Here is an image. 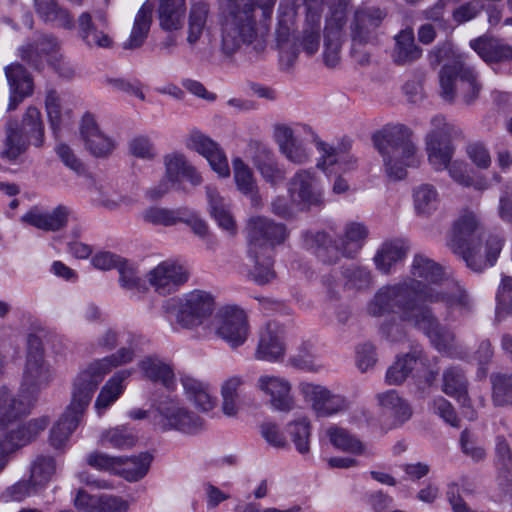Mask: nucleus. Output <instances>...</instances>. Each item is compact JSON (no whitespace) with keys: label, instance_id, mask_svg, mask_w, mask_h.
<instances>
[{"label":"nucleus","instance_id":"1","mask_svg":"<svg viewBox=\"0 0 512 512\" xmlns=\"http://www.w3.org/2000/svg\"><path fill=\"white\" fill-rule=\"evenodd\" d=\"M276 0H226L221 23V50L226 55L242 46L261 53L267 46Z\"/></svg>","mask_w":512,"mask_h":512},{"label":"nucleus","instance_id":"2","mask_svg":"<svg viewBox=\"0 0 512 512\" xmlns=\"http://www.w3.org/2000/svg\"><path fill=\"white\" fill-rule=\"evenodd\" d=\"M410 273V278L378 288L366 304V313L371 317L392 312L401 316V306L409 301L416 305L427 306L423 299L416 296L415 290L441 287L446 281L442 267L423 254L415 255Z\"/></svg>","mask_w":512,"mask_h":512},{"label":"nucleus","instance_id":"3","mask_svg":"<svg viewBox=\"0 0 512 512\" xmlns=\"http://www.w3.org/2000/svg\"><path fill=\"white\" fill-rule=\"evenodd\" d=\"M374 146L382 156L387 176L393 180L406 177L407 169L418 167L421 159L413 131L404 124H387L373 135Z\"/></svg>","mask_w":512,"mask_h":512},{"label":"nucleus","instance_id":"4","mask_svg":"<svg viewBox=\"0 0 512 512\" xmlns=\"http://www.w3.org/2000/svg\"><path fill=\"white\" fill-rule=\"evenodd\" d=\"M54 379V370L45 360L40 350H30L27 354L19 399H15L5 387L0 388V423L3 415L10 420L29 409L35 396L47 388Z\"/></svg>","mask_w":512,"mask_h":512},{"label":"nucleus","instance_id":"5","mask_svg":"<svg viewBox=\"0 0 512 512\" xmlns=\"http://www.w3.org/2000/svg\"><path fill=\"white\" fill-rule=\"evenodd\" d=\"M246 229L249 255L255 262L252 276L258 284H266L274 278L271 255L274 246L286 239V227L266 217L255 216L248 220Z\"/></svg>","mask_w":512,"mask_h":512},{"label":"nucleus","instance_id":"6","mask_svg":"<svg viewBox=\"0 0 512 512\" xmlns=\"http://www.w3.org/2000/svg\"><path fill=\"white\" fill-rule=\"evenodd\" d=\"M143 342L141 336L129 333L126 340L127 346L121 347L113 354L87 363L78 371L72 382L93 397L105 376L114 368L130 363L136 355L137 348Z\"/></svg>","mask_w":512,"mask_h":512},{"label":"nucleus","instance_id":"7","mask_svg":"<svg viewBox=\"0 0 512 512\" xmlns=\"http://www.w3.org/2000/svg\"><path fill=\"white\" fill-rule=\"evenodd\" d=\"M439 82L441 96L447 101L460 96L466 103H470L478 97L481 89L477 73L462 56L442 67Z\"/></svg>","mask_w":512,"mask_h":512},{"label":"nucleus","instance_id":"8","mask_svg":"<svg viewBox=\"0 0 512 512\" xmlns=\"http://www.w3.org/2000/svg\"><path fill=\"white\" fill-rule=\"evenodd\" d=\"M163 308L182 328L193 329L212 314L214 298L209 292L196 289L182 297L166 300Z\"/></svg>","mask_w":512,"mask_h":512},{"label":"nucleus","instance_id":"9","mask_svg":"<svg viewBox=\"0 0 512 512\" xmlns=\"http://www.w3.org/2000/svg\"><path fill=\"white\" fill-rule=\"evenodd\" d=\"M401 308V316H399L401 321L423 331L438 351L450 352L454 347L455 336L441 327L430 307L416 305L409 301L405 302Z\"/></svg>","mask_w":512,"mask_h":512},{"label":"nucleus","instance_id":"10","mask_svg":"<svg viewBox=\"0 0 512 512\" xmlns=\"http://www.w3.org/2000/svg\"><path fill=\"white\" fill-rule=\"evenodd\" d=\"M416 296L423 299L426 305L444 303L448 316L456 319L470 315L475 302L466 288L458 281L446 280L441 287L428 290H415Z\"/></svg>","mask_w":512,"mask_h":512},{"label":"nucleus","instance_id":"11","mask_svg":"<svg viewBox=\"0 0 512 512\" xmlns=\"http://www.w3.org/2000/svg\"><path fill=\"white\" fill-rule=\"evenodd\" d=\"M154 425L162 431L175 430L193 434L203 427L202 419L190 411L181 400L166 397L157 404Z\"/></svg>","mask_w":512,"mask_h":512},{"label":"nucleus","instance_id":"12","mask_svg":"<svg viewBox=\"0 0 512 512\" xmlns=\"http://www.w3.org/2000/svg\"><path fill=\"white\" fill-rule=\"evenodd\" d=\"M21 57L39 69L44 62L65 78L74 75V68L60 53V43L54 36H42L33 45L21 48Z\"/></svg>","mask_w":512,"mask_h":512},{"label":"nucleus","instance_id":"13","mask_svg":"<svg viewBox=\"0 0 512 512\" xmlns=\"http://www.w3.org/2000/svg\"><path fill=\"white\" fill-rule=\"evenodd\" d=\"M92 397L72 382L71 400L66 410L54 425L50 433L51 445L61 448L78 427Z\"/></svg>","mask_w":512,"mask_h":512},{"label":"nucleus","instance_id":"14","mask_svg":"<svg viewBox=\"0 0 512 512\" xmlns=\"http://www.w3.org/2000/svg\"><path fill=\"white\" fill-rule=\"evenodd\" d=\"M287 192L291 202L300 210L324 203V188L317 174L310 169L296 171L288 181Z\"/></svg>","mask_w":512,"mask_h":512},{"label":"nucleus","instance_id":"15","mask_svg":"<svg viewBox=\"0 0 512 512\" xmlns=\"http://www.w3.org/2000/svg\"><path fill=\"white\" fill-rule=\"evenodd\" d=\"M504 245V239L495 234L485 235L452 251L459 255L473 271L481 272L497 261Z\"/></svg>","mask_w":512,"mask_h":512},{"label":"nucleus","instance_id":"16","mask_svg":"<svg viewBox=\"0 0 512 512\" xmlns=\"http://www.w3.org/2000/svg\"><path fill=\"white\" fill-rule=\"evenodd\" d=\"M165 179L158 186L150 188L147 195L150 199H158L165 195L172 185L179 183L180 179H186L193 186L202 183V176L196 167L179 152H173L164 157Z\"/></svg>","mask_w":512,"mask_h":512},{"label":"nucleus","instance_id":"17","mask_svg":"<svg viewBox=\"0 0 512 512\" xmlns=\"http://www.w3.org/2000/svg\"><path fill=\"white\" fill-rule=\"evenodd\" d=\"M19 413L17 416L12 417L10 420L7 416L3 415V422L0 423V450L1 453L8 454L17 447L26 445L32 441L40 432H42L48 425L47 418H38L30 420L21 425H16V419L25 414Z\"/></svg>","mask_w":512,"mask_h":512},{"label":"nucleus","instance_id":"18","mask_svg":"<svg viewBox=\"0 0 512 512\" xmlns=\"http://www.w3.org/2000/svg\"><path fill=\"white\" fill-rule=\"evenodd\" d=\"M256 389L267 399L271 409L290 412L295 408V397L291 381L279 374H261L255 384Z\"/></svg>","mask_w":512,"mask_h":512},{"label":"nucleus","instance_id":"19","mask_svg":"<svg viewBox=\"0 0 512 512\" xmlns=\"http://www.w3.org/2000/svg\"><path fill=\"white\" fill-rule=\"evenodd\" d=\"M189 276L187 267L178 262L166 260L148 271L145 281L157 294L166 296L178 291L188 281Z\"/></svg>","mask_w":512,"mask_h":512},{"label":"nucleus","instance_id":"20","mask_svg":"<svg viewBox=\"0 0 512 512\" xmlns=\"http://www.w3.org/2000/svg\"><path fill=\"white\" fill-rule=\"evenodd\" d=\"M215 334L231 347L241 346L248 337L247 318L243 310L227 307L220 310L211 322Z\"/></svg>","mask_w":512,"mask_h":512},{"label":"nucleus","instance_id":"21","mask_svg":"<svg viewBox=\"0 0 512 512\" xmlns=\"http://www.w3.org/2000/svg\"><path fill=\"white\" fill-rule=\"evenodd\" d=\"M78 33L89 47L110 48L113 39L110 36V25L104 10L84 11L77 19Z\"/></svg>","mask_w":512,"mask_h":512},{"label":"nucleus","instance_id":"22","mask_svg":"<svg viewBox=\"0 0 512 512\" xmlns=\"http://www.w3.org/2000/svg\"><path fill=\"white\" fill-rule=\"evenodd\" d=\"M313 142L318 151L317 168L324 172L337 166L341 171H350L356 166V158L351 154V142L342 140L336 144L322 141L315 135Z\"/></svg>","mask_w":512,"mask_h":512},{"label":"nucleus","instance_id":"23","mask_svg":"<svg viewBox=\"0 0 512 512\" xmlns=\"http://www.w3.org/2000/svg\"><path fill=\"white\" fill-rule=\"evenodd\" d=\"M247 154L266 183L275 187L285 179L284 170L280 168L272 149L267 144L251 140L247 145Z\"/></svg>","mask_w":512,"mask_h":512},{"label":"nucleus","instance_id":"24","mask_svg":"<svg viewBox=\"0 0 512 512\" xmlns=\"http://www.w3.org/2000/svg\"><path fill=\"white\" fill-rule=\"evenodd\" d=\"M297 12L294 7H285L279 10L276 27V40L279 49L281 65L289 68L297 59L294 33L296 30Z\"/></svg>","mask_w":512,"mask_h":512},{"label":"nucleus","instance_id":"25","mask_svg":"<svg viewBox=\"0 0 512 512\" xmlns=\"http://www.w3.org/2000/svg\"><path fill=\"white\" fill-rule=\"evenodd\" d=\"M484 235V228L479 214L474 210L464 209L454 221L447 246L451 251H459L461 246Z\"/></svg>","mask_w":512,"mask_h":512},{"label":"nucleus","instance_id":"26","mask_svg":"<svg viewBox=\"0 0 512 512\" xmlns=\"http://www.w3.org/2000/svg\"><path fill=\"white\" fill-rule=\"evenodd\" d=\"M285 351L283 328L275 323L267 324L260 333L255 358L261 361L278 362L284 358Z\"/></svg>","mask_w":512,"mask_h":512},{"label":"nucleus","instance_id":"27","mask_svg":"<svg viewBox=\"0 0 512 512\" xmlns=\"http://www.w3.org/2000/svg\"><path fill=\"white\" fill-rule=\"evenodd\" d=\"M385 13L376 7H360L356 10L351 24V38L354 44H366L373 38Z\"/></svg>","mask_w":512,"mask_h":512},{"label":"nucleus","instance_id":"28","mask_svg":"<svg viewBox=\"0 0 512 512\" xmlns=\"http://www.w3.org/2000/svg\"><path fill=\"white\" fill-rule=\"evenodd\" d=\"M375 399L382 416L390 420L389 429L403 424L412 416L410 405L396 390L378 393Z\"/></svg>","mask_w":512,"mask_h":512},{"label":"nucleus","instance_id":"29","mask_svg":"<svg viewBox=\"0 0 512 512\" xmlns=\"http://www.w3.org/2000/svg\"><path fill=\"white\" fill-rule=\"evenodd\" d=\"M69 214V209L63 205L50 211L34 206L21 217V221L43 231H58L67 225Z\"/></svg>","mask_w":512,"mask_h":512},{"label":"nucleus","instance_id":"30","mask_svg":"<svg viewBox=\"0 0 512 512\" xmlns=\"http://www.w3.org/2000/svg\"><path fill=\"white\" fill-rule=\"evenodd\" d=\"M80 133L85 147L96 157L108 156L115 148L114 140L99 129L94 117L90 114L83 116Z\"/></svg>","mask_w":512,"mask_h":512},{"label":"nucleus","instance_id":"31","mask_svg":"<svg viewBox=\"0 0 512 512\" xmlns=\"http://www.w3.org/2000/svg\"><path fill=\"white\" fill-rule=\"evenodd\" d=\"M232 169L236 189L250 199L252 207L260 209L263 206V197L252 169L240 157L232 159Z\"/></svg>","mask_w":512,"mask_h":512},{"label":"nucleus","instance_id":"32","mask_svg":"<svg viewBox=\"0 0 512 512\" xmlns=\"http://www.w3.org/2000/svg\"><path fill=\"white\" fill-rule=\"evenodd\" d=\"M10 96L7 110L12 111L33 93V80L26 69L20 64H11L5 67Z\"/></svg>","mask_w":512,"mask_h":512},{"label":"nucleus","instance_id":"33","mask_svg":"<svg viewBox=\"0 0 512 512\" xmlns=\"http://www.w3.org/2000/svg\"><path fill=\"white\" fill-rule=\"evenodd\" d=\"M74 505L80 512H127L129 503L115 495L91 496L79 490Z\"/></svg>","mask_w":512,"mask_h":512},{"label":"nucleus","instance_id":"34","mask_svg":"<svg viewBox=\"0 0 512 512\" xmlns=\"http://www.w3.org/2000/svg\"><path fill=\"white\" fill-rule=\"evenodd\" d=\"M29 143L24 138V132L17 120L10 119L5 125V137L2 141L0 157L10 164H18L25 154Z\"/></svg>","mask_w":512,"mask_h":512},{"label":"nucleus","instance_id":"35","mask_svg":"<svg viewBox=\"0 0 512 512\" xmlns=\"http://www.w3.org/2000/svg\"><path fill=\"white\" fill-rule=\"evenodd\" d=\"M426 366V357L422 351L414 350L403 356H400L388 368L386 372V383L389 385H399L406 380L409 374L415 370L420 374Z\"/></svg>","mask_w":512,"mask_h":512},{"label":"nucleus","instance_id":"36","mask_svg":"<svg viewBox=\"0 0 512 512\" xmlns=\"http://www.w3.org/2000/svg\"><path fill=\"white\" fill-rule=\"evenodd\" d=\"M130 375V370H120L114 373L101 387L94 403V409L98 416L104 415L124 393L125 381Z\"/></svg>","mask_w":512,"mask_h":512},{"label":"nucleus","instance_id":"37","mask_svg":"<svg viewBox=\"0 0 512 512\" xmlns=\"http://www.w3.org/2000/svg\"><path fill=\"white\" fill-rule=\"evenodd\" d=\"M34 8L37 16L46 24L65 30L75 26L73 15L57 0H34Z\"/></svg>","mask_w":512,"mask_h":512},{"label":"nucleus","instance_id":"38","mask_svg":"<svg viewBox=\"0 0 512 512\" xmlns=\"http://www.w3.org/2000/svg\"><path fill=\"white\" fill-rule=\"evenodd\" d=\"M369 230L362 222H348L343 229L342 235L335 241V248L343 256L353 257L364 246L368 238Z\"/></svg>","mask_w":512,"mask_h":512},{"label":"nucleus","instance_id":"39","mask_svg":"<svg viewBox=\"0 0 512 512\" xmlns=\"http://www.w3.org/2000/svg\"><path fill=\"white\" fill-rule=\"evenodd\" d=\"M407 251L408 247L401 239L384 241L373 257L376 269L383 274H390L393 267L406 257Z\"/></svg>","mask_w":512,"mask_h":512},{"label":"nucleus","instance_id":"40","mask_svg":"<svg viewBox=\"0 0 512 512\" xmlns=\"http://www.w3.org/2000/svg\"><path fill=\"white\" fill-rule=\"evenodd\" d=\"M470 47L486 63H499L512 60V47L498 39L479 37L470 41Z\"/></svg>","mask_w":512,"mask_h":512},{"label":"nucleus","instance_id":"41","mask_svg":"<svg viewBox=\"0 0 512 512\" xmlns=\"http://www.w3.org/2000/svg\"><path fill=\"white\" fill-rule=\"evenodd\" d=\"M450 178L458 185L484 191L490 187L487 176L481 173H471L468 164L461 159H453L445 169Z\"/></svg>","mask_w":512,"mask_h":512},{"label":"nucleus","instance_id":"42","mask_svg":"<svg viewBox=\"0 0 512 512\" xmlns=\"http://www.w3.org/2000/svg\"><path fill=\"white\" fill-rule=\"evenodd\" d=\"M138 366L149 380L159 382L169 390L175 388L176 379L172 367L158 357H146L138 363Z\"/></svg>","mask_w":512,"mask_h":512},{"label":"nucleus","instance_id":"43","mask_svg":"<svg viewBox=\"0 0 512 512\" xmlns=\"http://www.w3.org/2000/svg\"><path fill=\"white\" fill-rule=\"evenodd\" d=\"M297 42L307 55L315 54L321 43V15L309 9Z\"/></svg>","mask_w":512,"mask_h":512},{"label":"nucleus","instance_id":"44","mask_svg":"<svg viewBox=\"0 0 512 512\" xmlns=\"http://www.w3.org/2000/svg\"><path fill=\"white\" fill-rule=\"evenodd\" d=\"M395 46L392 57L397 64H408L418 58L422 54V50L415 44L414 31L408 27L401 30L394 37Z\"/></svg>","mask_w":512,"mask_h":512},{"label":"nucleus","instance_id":"45","mask_svg":"<svg viewBox=\"0 0 512 512\" xmlns=\"http://www.w3.org/2000/svg\"><path fill=\"white\" fill-rule=\"evenodd\" d=\"M325 436L334 448L355 455H363L366 452L365 444L347 429L330 425L325 429Z\"/></svg>","mask_w":512,"mask_h":512},{"label":"nucleus","instance_id":"46","mask_svg":"<svg viewBox=\"0 0 512 512\" xmlns=\"http://www.w3.org/2000/svg\"><path fill=\"white\" fill-rule=\"evenodd\" d=\"M153 5L146 1L138 10L129 38L123 43L124 49H136L142 46L148 36Z\"/></svg>","mask_w":512,"mask_h":512},{"label":"nucleus","instance_id":"47","mask_svg":"<svg viewBox=\"0 0 512 512\" xmlns=\"http://www.w3.org/2000/svg\"><path fill=\"white\" fill-rule=\"evenodd\" d=\"M468 382L463 371L457 367H451L443 372L442 391L455 398L463 406L470 405L468 396Z\"/></svg>","mask_w":512,"mask_h":512},{"label":"nucleus","instance_id":"48","mask_svg":"<svg viewBox=\"0 0 512 512\" xmlns=\"http://www.w3.org/2000/svg\"><path fill=\"white\" fill-rule=\"evenodd\" d=\"M185 12V0H160L158 6L160 27L167 31L180 29Z\"/></svg>","mask_w":512,"mask_h":512},{"label":"nucleus","instance_id":"49","mask_svg":"<svg viewBox=\"0 0 512 512\" xmlns=\"http://www.w3.org/2000/svg\"><path fill=\"white\" fill-rule=\"evenodd\" d=\"M116 475L121 476L129 482H136L142 479L149 471L152 456L148 453L126 457L120 456Z\"/></svg>","mask_w":512,"mask_h":512},{"label":"nucleus","instance_id":"50","mask_svg":"<svg viewBox=\"0 0 512 512\" xmlns=\"http://www.w3.org/2000/svg\"><path fill=\"white\" fill-rule=\"evenodd\" d=\"M210 8L205 2H195L191 5L188 16L186 41L193 47L204 33L209 18Z\"/></svg>","mask_w":512,"mask_h":512},{"label":"nucleus","instance_id":"51","mask_svg":"<svg viewBox=\"0 0 512 512\" xmlns=\"http://www.w3.org/2000/svg\"><path fill=\"white\" fill-rule=\"evenodd\" d=\"M439 203V193L433 185L425 183L414 188L413 205L418 216H431L438 209Z\"/></svg>","mask_w":512,"mask_h":512},{"label":"nucleus","instance_id":"52","mask_svg":"<svg viewBox=\"0 0 512 512\" xmlns=\"http://www.w3.org/2000/svg\"><path fill=\"white\" fill-rule=\"evenodd\" d=\"M425 150L429 165L437 172L448 167L455 153V147L450 141L436 142L432 137L426 141Z\"/></svg>","mask_w":512,"mask_h":512},{"label":"nucleus","instance_id":"53","mask_svg":"<svg viewBox=\"0 0 512 512\" xmlns=\"http://www.w3.org/2000/svg\"><path fill=\"white\" fill-rule=\"evenodd\" d=\"M302 134L310 135L312 140L316 135L311 127L304 124L277 123L273 126V140L277 144L279 152L299 140Z\"/></svg>","mask_w":512,"mask_h":512},{"label":"nucleus","instance_id":"54","mask_svg":"<svg viewBox=\"0 0 512 512\" xmlns=\"http://www.w3.org/2000/svg\"><path fill=\"white\" fill-rule=\"evenodd\" d=\"M45 109L49 123L54 131L60 130L63 126L69 124L71 112L63 108L62 100L55 90H49L47 92Z\"/></svg>","mask_w":512,"mask_h":512},{"label":"nucleus","instance_id":"55","mask_svg":"<svg viewBox=\"0 0 512 512\" xmlns=\"http://www.w3.org/2000/svg\"><path fill=\"white\" fill-rule=\"evenodd\" d=\"M136 435L127 426L120 425L103 431L99 438L102 446H109L116 449H127L135 445Z\"/></svg>","mask_w":512,"mask_h":512},{"label":"nucleus","instance_id":"56","mask_svg":"<svg viewBox=\"0 0 512 512\" xmlns=\"http://www.w3.org/2000/svg\"><path fill=\"white\" fill-rule=\"evenodd\" d=\"M287 432L296 450L306 454L310 450L311 422L308 417H299L287 424Z\"/></svg>","mask_w":512,"mask_h":512},{"label":"nucleus","instance_id":"57","mask_svg":"<svg viewBox=\"0 0 512 512\" xmlns=\"http://www.w3.org/2000/svg\"><path fill=\"white\" fill-rule=\"evenodd\" d=\"M492 400L497 406L512 407V372H499L490 376Z\"/></svg>","mask_w":512,"mask_h":512},{"label":"nucleus","instance_id":"58","mask_svg":"<svg viewBox=\"0 0 512 512\" xmlns=\"http://www.w3.org/2000/svg\"><path fill=\"white\" fill-rule=\"evenodd\" d=\"M347 16L343 9H335L326 16L324 40L343 44L346 33Z\"/></svg>","mask_w":512,"mask_h":512},{"label":"nucleus","instance_id":"59","mask_svg":"<svg viewBox=\"0 0 512 512\" xmlns=\"http://www.w3.org/2000/svg\"><path fill=\"white\" fill-rule=\"evenodd\" d=\"M119 282L122 288L133 294H140L146 290V281L139 276L136 267L123 259L119 268Z\"/></svg>","mask_w":512,"mask_h":512},{"label":"nucleus","instance_id":"60","mask_svg":"<svg viewBox=\"0 0 512 512\" xmlns=\"http://www.w3.org/2000/svg\"><path fill=\"white\" fill-rule=\"evenodd\" d=\"M495 321L505 320L512 313V277H503L496 295Z\"/></svg>","mask_w":512,"mask_h":512},{"label":"nucleus","instance_id":"61","mask_svg":"<svg viewBox=\"0 0 512 512\" xmlns=\"http://www.w3.org/2000/svg\"><path fill=\"white\" fill-rule=\"evenodd\" d=\"M22 125L30 134L33 145L41 147L44 144V126L39 109L34 106L28 107L23 115Z\"/></svg>","mask_w":512,"mask_h":512},{"label":"nucleus","instance_id":"62","mask_svg":"<svg viewBox=\"0 0 512 512\" xmlns=\"http://www.w3.org/2000/svg\"><path fill=\"white\" fill-rule=\"evenodd\" d=\"M142 219L152 225L173 226L182 220L179 210L164 207H149L141 213Z\"/></svg>","mask_w":512,"mask_h":512},{"label":"nucleus","instance_id":"63","mask_svg":"<svg viewBox=\"0 0 512 512\" xmlns=\"http://www.w3.org/2000/svg\"><path fill=\"white\" fill-rule=\"evenodd\" d=\"M348 407L349 402L344 396L328 389L315 414L317 417H330L347 410Z\"/></svg>","mask_w":512,"mask_h":512},{"label":"nucleus","instance_id":"64","mask_svg":"<svg viewBox=\"0 0 512 512\" xmlns=\"http://www.w3.org/2000/svg\"><path fill=\"white\" fill-rule=\"evenodd\" d=\"M86 464L91 468L116 475L118 464L122 461L120 456H112L101 451H92L86 455Z\"/></svg>","mask_w":512,"mask_h":512}]
</instances>
